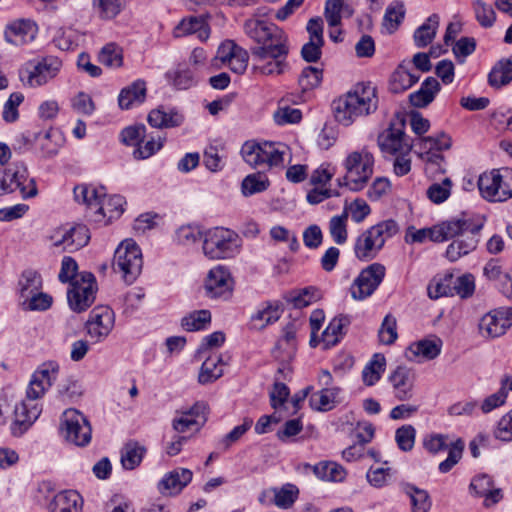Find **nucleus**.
Wrapping results in <instances>:
<instances>
[{
  "instance_id": "nucleus-1",
  "label": "nucleus",
  "mask_w": 512,
  "mask_h": 512,
  "mask_svg": "<svg viewBox=\"0 0 512 512\" xmlns=\"http://www.w3.org/2000/svg\"><path fill=\"white\" fill-rule=\"evenodd\" d=\"M59 364L55 361L42 363L32 374L26 389V398L15 406L14 425L19 427V434L25 432L40 416L42 406L38 402L56 381Z\"/></svg>"
},
{
  "instance_id": "nucleus-2",
  "label": "nucleus",
  "mask_w": 512,
  "mask_h": 512,
  "mask_svg": "<svg viewBox=\"0 0 512 512\" xmlns=\"http://www.w3.org/2000/svg\"><path fill=\"white\" fill-rule=\"evenodd\" d=\"M377 106L375 88L362 84L333 102L335 118L344 126H349L357 117L371 114Z\"/></svg>"
},
{
  "instance_id": "nucleus-3",
  "label": "nucleus",
  "mask_w": 512,
  "mask_h": 512,
  "mask_svg": "<svg viewBox=\"0 0 512 512\" xmlns=\"http://www.w3.org/2000/svg\"><path fill=\"white\" fill-rule=\"evenodd\" d=\"M245 163L253 168L266 165L269 168L283 167L286 156H290L289 147L281 142L246 141L240 150Z\"/></svg>"
},
{
  "instance_id": "nucleus-4",
  "label": "nucleus",
  "mask_w": 512,
  "mask_h": 512,
  "mask_svg": "<svg viewBox=\"0 0 512 512\" xmlns=\"http://www.w3.org/2000/svg\"><path fill=\"white\" fill-rule=\"evenodd\" d=\"M399 226L394 220L382 221L363 231L355 240L354 253L360 261H370L376 258L385 242L396 235Z\"/></svg>"
},
{
  "instance_id": "nucleus-5",
  "label": "nucleus",
  "mask_w": 512,
  "mask_h": 512,
  "mask_svg": "<svg viewBox=\"0 0 512 512\" xmlns=\"http://www.w3.org/2000/svg\"><path fill=\"white\" fill-rule=\"evenodd\" d=\"M345 175L337 179L339 187L358 192L366 187L374 171V157L367 150L354 151L348 154L343 162Z\"/></svg>"
},
{
  "instance_id": "nucleus-6",
  "label": "nucleus",
  "mask_w": 512,
  "mask_h": 512,
  "mask_svg": "<svg viewBox=\"0 0 512 512\" xmlns=\"http://www.w3.org/2000/svg\"><path fill=\"white\" fill-rule=\"evenodd\" d=\"M240 247V237L230 229L215 227L204 235L203 252L210 259L232 258L239 253Z\"/></svg>"
},
{
  "instance_id": "nucleus-7",
  "label": "nucleus",
  "mask_w": 512,
  "mask_h": 512,
  "mask_svg": "<svg viewBox=\"0 0 512 512\" xmlns=\"http://www.w3.org/2000/svg\"><path fill=\"white\" fill-rule=\"evenodd\" d=\"M112 266L126 283L132 284L142 271L141 249L131 239L122 241L115 250Z\"/></svg>"
},
{
  "instance_id": "nucleus-8",
  "label": "nucleus",
  "mask_w": 512,
  "mask_h": 512,
  "mask_svg": "<svg viewBox=\"0 0 512 512\" xmlns=\"http://www.w3.org/2000/svg\"><path fill=\"white\" fill-rule=\"evenodd\" d=\"M289 49L286 44H269L252 48L253 69L262 75H279L287 66Z\"/></svg>"
},
{
  "instance_id": "nucleus-9",
  "label": "nucleus",
  "mask_w": 512,
  "mask_h": 512,
  "mask_svg": "<svg viewBox=\"0 0 512 512\" xmlns=\"http://www.w3.org/2000/svg\"><path fill=\"white\" fill-rule=\"evenodd\" d=\"M97 283L95 276L90 272H81L67 291L70 308L77 313L87 310L95 301Z\"/></svg>"
},
{
  "instance_id": "nucleus-10",
  "label": "nucleus",
  "mask_w": 512,
  "mask_h": 512,
  "mask_svg": "<svg viewBox=\"0 0 512 512\" xmlns=\"http://www.w3.org/2000/svg\"><path fill=\"white\" fill-rule=\"evenodd\" d=\"M64 438L76 446H86L91 441L92 429L86 417L76 409H67L61 417Z\"/></svg>"
},
{
  "instance_id": "nucleus-11",
  "label": "nucleus",
  "mask_w": 512,
  "mask_h": 512,
  "mask_svg": "<svg viewBox=\"0 0 512 512\" xmlns=\"http://www.w3.org/2000/svg\"><path fill=\"white\" fill-rule=\"evenodd\" d=\"M385 273V266L380 263H373L364 268L350 287L352 298L362 301L370 297L382 283Z\"/></svg>"
},
{
  "instance_id": "nucleus-12",
  "label": "nucleus",
  "mask_w": 512,
  "mask_h": 512,
  "mask_svg": "<svg viewBox=\"0 0 512 512\" xmlns=\"http://www.w3.org/2000/svg\"><path fill=\"white\" fill-rule=\"evenodd\" d=\"M484 226V219L478 218H456L436 225V242H444L459 236L460 238L469 234H479Z\"/></svg>"
},
{
  "instance_id": "nucleus-13",
  "label": "nucleus",
  "mask_w": 512,
  "mask_h": 512,
  "mask_svg": "<svg viewBox=\"0 0 512 512\" xmlns=\"http://www.w3.org/2000/svg\"><path fill=\"white\" fill-rule=\"evenodd\" d=\"M244 28L246 34L260 44L259 46L287 43L285 33L274 23L251 19L245 22Z\"/></svg>"
},
{
  "instance_id": "nucleus-14",
  "label": "nucleus",
  "mask_w": 512,
  "mask_h": 512,
  "mask_svg": "<svg viewBox=\"0 0 512 512\" xmlns=\"http://www.w3.org/2000/svg\"><path fill=\"white\" fill-rule=\"evenodd\" d=\"M512 325V308H498L486 313L479 321V333L485 338H497Z\"/></svg>"
},
{
  "instance_id": "nucleus-15",
  "label": "nucleus",
  "mask_w": 512,
  "mask_h": 512,
  "mask_svg": "<svg viewBox=\"0 0 512 512\" xmlns=\"http://www.w3.org/2000/svg\"><path fill=\"white\" fill-rule=\"evenodd\" d=\"M204 288L209 298H229L233 290V279L229 270L222 265L210 269L205 279Z\"/></svg>"
},
{
  "instance_id": "nucleus-16",
  "label": "nucleus",
  "mask_w": 512,
  "mask_h": 512,
  "mask_svg": "<svg viewBox=\"0 0 512 512\" xmlns=\"http://www.w3.org/2000/svg\"><path fill=\"white\" fill-rule=\"evenodd\" d=\"M378 145L382 152L387 154H408L412 145L406 139L404 133V122L391 123L378 136Z\"/></svg>"
},
{
  "instance_id": "nucleus-17",
  "label": "nucleus",
  "mask_w": 512,
  "mask_h": 512,
  "mask_svg": "<svg viewBox=\"0 0 512 512\" xmlns=\"http://www.w3.org/2000/svg\"><path fill=\"white\" fill-rule=\"evenodd\" d=\"M114 312L107 306L95 307L86 322L87 334L95 341L102 342L114 327Z\"/></svg>"
},
{
  "instance_id": "nucleus-18",
  "label": "nucleus",
  "mask_w": 512,
  "mask_h": 512,
  "mask_svg": "<svg viewBox=\"0 0 512 512\" xmlns=\"http://www.w3.org/2000/svg\"><path fill=\"white\" fill-rule=\"evenodd\" d=\"M62 68V61L55 56L41 58L29 71L27 83L31 87L45 85L54 79Z\"/></svg>"
},
{
  "instance_id": "nucleus-19",
  "label": "nucleus",
  "mask_w": 512,
  "mask_h": 512,
  "mask_svg": "<svg viewBox=\"0 0 512 512\" xmlns=\"http://www.w3.org/2000/svg\"><path fill=\"white\" fill-rule=\"evenodd\" d=\"M89 238L88 230L85 226L60 229L51 237L54 247L68 252L79 250L88 243Z\"/></svg>"
},
{
  "instance_id": "nucleus-20",
  "label": "nucleus",
  "mask_w": 512,
  "mask_h": 512,
  "mask_svg": "<svg viewBox=\"0 0 512 512\" xmlns=\"http://www.w3.org/2000/svg\"><path fill=\"white\" fill-rule=\"evenodd\" d=\"M416 373L406 366H398L389 376L394 396L399 401H408L413 398Z\"/></svg>"
},
{
  "instance_id": "nucleus-21",
  "label": "nucleus",
  "mask_w": 512,
  "mask_h": 512,
  "mask_svg": "<svg viewBox=\"0 0 512 512\" xmlns=\"http://www.w3.org/2000/svg\"><path fill=\"white\" fill-rule=\"evenodd\" d=\"M11 178L14 191L19 190L22 198H33L38 194L36 182L29 177L28 169L23 163H15L6 169Z\"/></svg>"
},
{
  "instance_id": "nucleus-22",
  "label": "nucleus",
  "mask_w": 512,
  "mask_h": 512,
  "mask_svg": "<svg viewBox=\"0 0 512 512\" xmlns=\"http://www.w3.org/2000/svg\"><path fill=\"white\" fill-rule=\"evenodd\" d=\"M206 408L205 403L197 402L191 408L177 412L178 416L172 423L173 429L178 433H184L194 426L199 429L206 421Z\"/></svg>"
},
{
  "instance_id": "nucleus-23",
  "label": "nucleus",
  "mask_w": 512,
  "mask_h": 512,
  "mask_svg": "<svg viewBox=\"0 0 512 512\" xmlns=\"http://www.w3.org/2000/svg\"><path fill=\"white\" fill-rule=\"evenodd\" d=\"M193 473L186 468H177L168 472L158 483V490L162 495H177L192 480Z\"/></svg>"
},
{
  "instance_id": "nucleus-24",
  "label": "nucleus",
  "mask_w": 512,
  "mask_h": 512,
  "mask_svg": "<svg viewBox=\"0 0 512 512\" xmlns=\"http://www.w3.org/2000/svg\"><path fill=\"white\" fill-rule=\"evenodd\" d=\"M470 491L475 496L483 497L484 506L486 507L498 503L503 497L501 489L494 488L492 478L486 474L478 475L472 479Z\"/></svg>"
},
{
  "instance_id": "nucleus-25",
  "label": "nucleus",
  "mask_w": 512,
  "mask_h": 512,
  "mask_svg": "<svg viewBox=\"0 0 512 512\" xmlns=\"http://www.w3.org/2000/svg\"><path fill=\"white\" fill-rule=\"evenodd\" d=\"M37 34L36 25L29 20H17L6 27L5 39L16 46L24 45L34 40Z\"/></svg>"
},
{
  "instance_id": "nucleus-26",
  "label": "nucleus",
  "mask_w": 512,
  "mask_h": 512,
  "mask_svg": "<svg viewBox=\"0 0 512 512\" xmlns=\"http://www.w3.org/2000/svg\"><path fill=\"white\" fill-rule=\"evenodd\" d=\"M196 33L201 41H206L210 36V27L204 17H189L181 20L173 30L176 38H181Z\"/></svg>"
},
{
  "instance_id": "nucleus-27",
  "label": "nucleus",
  "mask_w": 512,
  "mask_h": 512,
  "mask_svg": "<svg viewBox=\"0 0 512 512\" xmlns=\"http://www.w3.org/2000/svg\"><path fill=\"white\" fill-rule=\"evenodd\" d=\"M351 319L347 315H339L333 318L322 333L321 342L324 349L335 346L345 335Z\"/></svg>"
},
{
  "instance_id": "nucleus-28",
  "label": "nucleus",
  "mask_w": 512,
  "mask_h": 512,
  "mask_svg": "<svg viewBox=\"0 0 512 512\" xmlns=\"http://www.w3.org/2000/svg\"><path fill=\"white\" fill-rule=\"evenodd\" d=\"M440 89V83L436 78L427 77L420 88L409 95L411 105L417 108L428 106L435 99Z\"/></svg>"
},
{
  "instance_id": "nucleus-29",
  "label": "nucleus",
  "mask_w": 512,
  "mask_h": 512,
  "mask_svg": "<svg viewBox=\"0 0 512 512\" xmlns=\"http://www.w3.org/2000/svg\"><path fill=\"white\" fill-rule=\"evenodd\" d=\"M148 122L154 128H173L184 122V116L175 108L165 110L159 107L149 113Z\"/></svg>"
},
{
  "instance_id": "nucleus-30",
  "label": "nucleus",
  "mask_w": 512,
  "mask_h": 512,
  "mask_svg": "<svg viewBox=\"0 0 512 512\" xmlns=\"http://www.w3.org/2000/svg\"><path fill=\"white\" fill-rule=\"evenodd\" d=\"M500 170L493 169L479 176L478 188L481 196L490 202H501L499 194Z\"/></svg>"
},
{
  "instance_id": "nucleus-31",
  "label": "nucleus",
  "mask_w": 512,
  "mask_h": 512,
  "mask_svg": "<svg viewBox=\"0 0 512 512\" xmlns=\"http://www.w3.org/2000/svg\"><path fill=\"white\" fill-rule=\"evenodd\" d=\"M81 496L74 490L62 491L56 494L49 503V512H80Z\"/></svg>"
},
{
  "instance_id": "nucleus-32",
  "label": "nucleus",
  "mask_w": 512,
  "mask_h": 512,
  "mask_svg": "<svg viewBox=\"0 0 512 512\" xmlns=\"http://www.w3.org/2000/svg\"><path fill=\"white\" fill-rule=\"evenodd\" d=\"M145 97L146 83L138 79L120 91L118 103L121 109H130L134 104H141Z\"/></svg>"
},
{
  "instance_id": "nucleus-33",
  "label": "nucleus",
  "mask_w": 512,
  "mask_h": 512,
  "mask_svg": "<svg viewBox=\"0 0 512 512\" xmlns=\"http://www.w3.org/2000/svg\"><path fill=\"white\" fill-rule=\"evenodd\" d=\"M126 201L121 195L105 196L103 198L98 210L95 211L96 221H101V218H107L106 223L113 219L119 218L124 212V205Z\"/></svg>"
},
{
  "instance_id": "nucleus-34",
  "label": "nucleus",
  "mask_w": 512,
  "mask_h": 512,
  "mask_svg": "<svg viewBox=\"0 0 512 512\" xmlns=\"http://www.w3.org/2000/svg\"><path fill=\"white\" fill-rule=\"evenodd\" d=\"M406 13L405 5L400 0L392 1L386 8L383 21L382 31L386 34H393L404 20Z\"/></svg>"
},
{
  "instance_id": "nucleus-35",
  "label": "nucleus",
  "mask_w": 512,
  "mask_h": 512,
  "mask_svg": "<svg viewBox=\"0 0 512 512\" xmlns=\"http://www.w3.org/2000/svg\"><path fill=\"white\" fill-rule=\"evenodd\" d=\"M479 234H469L451 242L446 249V257L455 262L476 249L479 243Z\"/></svg>"
},
{
  "instance_id": "nucleus-36",
  "label": "nucleus",
  "mask_w": 512,
  "mask_h": 512,
  "mask_svg": "<svg viewBox=\"0 0 512 512\" xmlns=\"http://www.w3.org/2000/svg\"><path fill=\"white\" fill-rule=\"evenodd\" d=\"M440 17L438 14L430 15L425 22L420 25L413 34L414 44L418 48L428 46L434 40L439 28Z\"/></svg>"
},
{
  "instance_id": "nucleus-37",
  "label": "nucleus",
  "mask_w": 512,
  "mask_h": 512,
  "mask_svg": "<svg viewBox=\"0 0 512 512\" xmlns=\"http://www.w3.org/2000/svg\"><path fill=\"white\" fill-rule=\"evenodd\" d=\"M281 314L282 309L278 302H266L252 315L251 320L256 328L262 329L276 322Z\"/></svg>"
},
{
  "instance_id": "nucleus-38",
  "label": "nucleus",
  "mask_w": 512,
  "mask_h": 512,
  "mask_svg": "<svg viewBox=\"0 0 512 512\" xmlns=\"http://www.w3.org/2000/svg\"><path fill=\"white\" fill-rule=\"evenodd\" d=\"M512 81V60L501 59L488 74V83L493 88H501Z\"/></svg>"
},
{
  "instance_id": "nucleus-39",
  "label": "nucleus",
  "mask_w": 512,
  "mask_h": 512,
  "mask_svg": "<svg viewBox=\"0 0 512 512\" xmlns=\"http://www.w3.org/2000/svg\"><path fill=\"white\" fill-rule=\"evenodd\" d=\"M223 366L224 363L220 356L213 355L207 357V359L202 363L198 375L199 383L204 385L216 381L223 375Z\"/></svg>"
},
{
  "instance_id": "nucleus-40",
  "label": "nucleus",
  "mask_w": 512,
  "mask_h": 512,
  "mask_svg": "<svg viewBox=\"0 0 512 512\" xmlns=\"http://www.w3.org/2000/svg\"><path fill=\"white\" fill-rule=\"evenodd\" d=\"M146 453V448L136 441L127 442L121 451V463L127 470L140 465Z\"/></svg>"
},
{
  "instance_id": "nucleus-41",
  "label": "nucleus",
  "mask_w": 512,
  "mask_h": 512,
  "mask_svg": "<svg viewBox=\"0 0 512 512\" xmlns=\"http://www.w3.org/2000/svg\"><path fill=\"white\" fill-rule=\"evenodd\" d=\"M20 302L42 289L41 275L34 270H25L19 279Z\"/></svg>"
},
{
  "instance_id": "nucleus-42",
  "label": "nucleus",
  "mask_w": 512,
  "mask_h": 512,
  "mask_svg": "<svg viewBox=\"0 0 512 512\" xmlns=\"http://www.w3.org/2000/svg\"><path fill=\"white\" fill-rule=\"evenodd\" d=\"M414 145L425 153H429L433 150L444 151L451 148L452 139L446 133L440 132L435 136L420 137L416 140Z\"/></svg>"
},
{
  "instance_id": "nucleus-43",
  "label": "nucleus",
  "mask_w": 512,
  "mask_h": 512,
  "mask_svg": "<svg viewBox=\"0 0 512 512\" xmlns=\"http://www.w3.org/2000/svg\"><path fill=\"white\" fill-rule=\"evenodd\" d=\"M313 471L319 479L330 482H342L347 475L344 467L336 462H320Z\"/></svg>"
},
{
  "instance_id": "nucleus-44",
  "label": "nucleus",
  "mask_w": 512,
  "mask_h": 512,
  "mask_svg": "<svg viewBox=\"0 0 512 512\" xmlns=\"http://www.w3.org/2000/svg\"><path fill=\"white\" fill-rule=\"evenodd\" d=\"M98 61L111 69L123 66V49L114 42L104 45L98 53Z\"/></svg>"
},
{
  "instance_id": "nucleus-45",
  "label": "nucleus",
  "mask_w": 512,
  "mask_h": 512,
  "mask_svg": "<svg viewBox=\"0 0 512 512\" xmlns=\"http://www.w3.org/2000/svg\"><path fill=\"white\" fill-rule=\"evenodd\" d=\"M341 389H321L310 397V406L317 411H328L334 407Z\"/></svg>"
},
{
  "instance_id": "nucleus-46",
  "label": "nucleus",
  "mask_w": 512,
  "mask_h": 512,
  "mask_svg": "<svg viewBox=\"0 0 512 512\" xmlns=\"http://www.w3.org/2000/svg\"><path fill=\"white\" fill-rule=\"evenodd\" d=\"M288 369L286 367H280L277 370L276 382L274 383L273 389L270 392V401L274 409L282 407L290 394L289 388L280 379L287 377Z\"/></svg>"
},
{
  "instance_id": "nucleus-47",
  "label": "nucleus",
  "mask_w": 512,
  "mask_h": 512,
  "mask_svg": "<svg viewBox=\"0 0 512 512\" xmlns=\"http://www.w3.org/2000/svg\"><path fill=\"white\" fill-rule=\"evenodd\" d=\"M211 322V313L209 310L202 309L193 311L181 320V325L188 332L204 330Z\"/></svg>"
},
{
  "instance_id": "nucleus-48",
  "label": "nucleus",
  "mask_w": 512,
  "mask_h": 512,
  "mask_svg": "<svg viewBox=\"0 0 512 512\" xmlns=\"http://www.w3.org/2000/svg\"><path fill=\"white\" fill-rule=\"evenodd\" d=\"M386 360L382 354H374L362 371V379L368 386L374 385L385 370Z\"/></svg>"
},
{
  "instance_id": "nucleus-49",
  "label": "nucleus",
  "mask_w": 512,
  "mask_h": 512,
  "mask_svg": "<svg viewBox=\"0 0 512 512\" xmlns=\"http://www.w3.org/2000/svg\"><path fill=\"white\" fill-rule=\"evenodd\" d=\"M269 187L268 177L260 172L247 175L241 183V191L244 196H251L265 191Z\"/></svg>"
},
{
  "instance_id": "nucleus-50",
  "label": "nucleus",
  "mask_w": 512,
  "mask_h": 512,
  "mask_svg": "<svg viewBox=\"0 0 512 512\" xmlns=\"http://www.w3.org/2000/svg\"><path fill=\"white\" fill-rule=\"evenodd\" d=\"M404 490L411 500L412 512H429L431 501L426 490L412 484H407Z\"/></svg>"
},
{
  "instance_id": "nucleus-51",
  "label": "nucleus",
  "mask_w": 512,
  "mask_h": 512,
  "mask_svg": "<svg viewBox=\"0 0 512 512\" xmlns=\"http://www.w3.org/2000/svg\"><path fill=\"white\" fill-rule=\"evenodd\" d=\"M441 344L440 339H424L410 345L409 351L415 356H422L427 360H431L440 354Z\"/></svg>"
},
{
  "instance_id": "nucleus-52",
  "label": "nucleus",
  "mask_w": 512,
  "mask_h": 512,
  "mask_svg": "<svg viewBox=\"0 0 512 512\" xmlns=\"http://www.w3.org/2000/svg\"><path fill=\"white\" fill-rule=\"evenodd\" d=\"M454 276L446 274L442 278L434 279L427 288V293L431 299H439L441 297L453 296Z\"/></svg>"
},
{
  "instance_id": "nucleus-53",
  "label": "nucleus",
  "mask_w": 512,
  "mask_h": 512,
  "mask_svg": "<svg viewBox=\"0 0 512 512\" xmlns=\"http://www.w3.org/2000/svg\"><path fill=\"white\" fill-rule=\"evenodd\" d=\"M323 79V70L314 66H306L298 78L299 87L303 92L317 88Z\"/></svg>"
},
{
  "instance_id": "nucleus-54",
  "label": "nucleus",
  "mask_w": 512,
  "mask_h": 512,
  "mask_svg": "<svg viewBox=\"0 0 512 512\" xmlns=\"http://www.w3.org/2000/svg\"><path fill=\"white\" fill-rule=\"evenodd\" d=\"M38 137L40 150L44 158H52L58 154L62 141L58 132L49 130Z\"/></svg>"
},
{
  "instance_id": "nucleus-55",
  "label": "nucleus",
  "mask_w": 512,
  "mask_h": 512,
  "mask_svg": "<svg viewBox=\"0 0 512 512\" xmlns=\"http://www.w3.org/2000/svg\"><path fill=\"white\" fill-rule=\"evenodd\" d=\"M274 504L282 509L290 508L298 498L299 490L293 484H285L281 488H273Z\"/></svg>"
},
{
  "instance_id": "nucleus-56",
  "label": "nucleus",
  "mask_w": 512,
  "mask_h": 512,
  "mask_svg": "<svg viewBox=\"0 0 512 512\" xmlns=\"http://www.w3.org/2000/svg\"><path fill=\"white\" fill-rule=\"evenodd\" d=\"M169 83L178 90H186L196 84L192 71L188 68H178L166 73Z\"/></svg>"
},
{
  "instance_id": "nucleus-57",
  "label": "nucleus",
  "mask_w": 512,
  "mask_h": 512,
  "mask_svg": "<svg viewBox=\"0 0 512 512\" xmlns=\"http://www.w3.org/2000/svg\"><path fill=\"white\" fill-rule=\"evenodd\" d=\"M222 147L209 145L203 154L204 166L213 173L220 172L225 167V156L220 154Z\"/></svg>"
},
{
  "instance_id": "nucleus-58",
  "label": "nucleus",
  "mask_w": 512,
  "mask_h": 512,
  "mask_svg": "<svg viewBox=\"0 0 512 512\" xmlns=\"http://www.w3.org/2000/svg\"><path fill=\"white\" fill-rule=\"evenodd\" d=\"M96 12L102 19L115 18L126 6L125 0H93Z\"/></svg>"
},
{
  "instance_id": "nucleus-59",
  "label": "nucleus",
  "mask_w": 512,
  "mask_h": 512,
  "mask_svg": "<svg viewBox=\"0 0 512 512\" xmlns=\"http://www.w3.org/2000/svg\"><path fill=\"white\" fill-rule=\"evenodd\" d=\"M472 8L475 14V18L480 26L489 28L494 25L496 14L490 4H487L482 0H474L472 2Z\"/></svg>"
},
{
  "instance_id": "nucleus-60",
  "label": "nucleus",
  "mask_w": 512,
  "mask_h": 512,
  "mask_svg": "<svg viewBox=\"0 0 512 512\" xmlns=\"http://www.w3.org/2000/svg\"><path fill=\"white\" fill-rule=\"evenodd\" d=\"M419 80V76L410 71L399 68L391 78V90L395 93L402 92L412 87Z\"/></svg>"
},
{
  "instance_id": "nucleus-61",
  "label": "nucleus",
  "mask_w": 512,
  "mask_h": 512,
  "mask_svg": "<svg viewBox=\"0 0 512 512\" xmlns=\"http://www.w3.org/2000/svg\"><path fill=\"white\" fill-rule=\"evenodd\" d=\"M347 213L333 216L329 221V232L336 244L342 245L347 241Z\"/></svg>"
},
{
  "instance_id": "nucleus-62",
  "label": "nucleus",
  "mask_w": 512,
  "mask_h": 512,
  "mask_svg": "<svg viewBox=\"0 0 512 512\" xmlns=\"http://www.w3.org/2000/svg\"><path fill=\"white\" fill-rule=\"evenodd\" d=\"M52 301L53 299L50 295L39 290L24 301H21L20 304L26 311H44L51 307Z\"/></svg>"
},
{
  "instance_id": "nucleus-63",
  "label": "nucleus",
  "mask_w": 512,
  "mask_h": 512,
  "mask_svg": "<svg viewBox=\"0 0 512 512\" xmlns=\"http://www.w3.org/2000/svg\"><path fill=\"white\" fill-rule=\"evenodd\" d=\"M416 430L412 425H403L395 432V441L403 452L411 451L415 445Z\"/></svg>"
},
{
  "instance_id": "nucleus-64",
  "label": "nucleus",
  "mask_w": 512,
  "mask_h": 512,
  "mask_svg": "<svg viewBox=\"0 0 512 512\" xmlns=\"http://www.w3.org/2000/svg\"><path fill=\"white\" fill-rule=\"evenodd\" d=\"M80 35L73 29H60L53 39L55 46L62 50L68 51L74 49L78 45Z\"/></svg>"
}]
</instances>
